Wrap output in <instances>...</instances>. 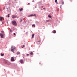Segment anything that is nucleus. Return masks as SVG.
Listing matches in <instances>:
<instances>
[{
    "label": "nucleus",
    "instance_id": "obj_1",
    "mask_svg": "<svg viewBox=\"0 0 77 77\" xmlns=\"http://www.w3.org/2000/svg\"><path fill=\"white\" fill-rule=\"evenodd\" d=\"M15 50H16V48H14V47H13V46L11 47V51L12 52H13V53H14V51Z\"/></svg>",
    "mask_w": 77,
    "mask_h": 77
},
{
    "label": "nucleus",
    "instance_id": "obj_2",
    "mask_svg": "<svg viewBox=\"0 0 77 77\" xmlns=\"http://www.w3.org/2000/svg\"><path fill=\"white\" fill-rule=\"evenodd\" d=\"M12 22L13 25H14V26H17V23L15 21H13Z\"/></svg>",
    "mask_w": 77,
    "mask_h": 77
},
{
    "label": "nucleus",
    "instance_id": "obj_3",
    "mask_svg": "<svg viewBox=\"0 0 77 77\" xmlns=\"http://www.w3.org/2000/svg\"><path fill=\"white\" fill-rule=\"evenodd\" d=\"M11 17L12 18H13V19H14V18H17V15H12Z\"/></svg>",
    "mask_w": 77,
    "mask_h": 77
},
{
    "label": "nucleus",
    "instance_id": "obj_4",
    "mask_svg": "<svg viewBox=\"0 0 77 77\" xmlns=\"http://www.w3.org/2000/svg\"><path fill=\"white\" fill-rule=\"evenodd\" d=\"M11 60L12 62H14L15 60H14V58L13 57H11Z\"/></svg>",
    "mask_w": 77,
    "mask_h": 77
},
{
    "label": "nucleus",
    "instance_id": "obj_5",
    "mask_svg": "<svg viewBox=\"0 0 77 77\" xmlns=\"http://www.w3.org/2000/svg\"><path fill=\"white\" fill-rule=\"evenodd\" d=\"M3 34L1 33H0V36L1 37V38H4V37H3Z\"/></svg>",
    "mask_w": 77,
    "mask_h": 77
},
{
    "label": "nucleus",
    "instance_id": "obj_6",
    "mask_svg": "<svg viewBox=\"0 0 77 77\" xmlns=\"http://www.w3.org/2000/svg\"><path fill=\"white\" fill-rule=\"evenodd\" d=\"M20 62L21 63V64H23V63H24V62H23V61L22 60H20Z\"/></svg>",
    "mask_w": 77,
    "mask_h": 77
},
{
    "label": "nucleus",
    "instance_id": "obj_7",
    "mask_svg": "<svg viewBox=\"0 0 77 77\" xmlns=\"http://www.w3.org/2000/svg\"><path fill=\"white\" fill-rule=\"evenodd\" d=\"M2 19H3V20H4V18L3 17H0V21H2Z\"/></svg>",
    "mask_w": 77,
    "mask_h": 77
},
{
    "label": "nucleus",
    "instance_id": "obj_8",
    "mask_svg": "<svg viewBox=\"0 0 77 77\" xmlns=\"http://www.w3.org/2000/svg\"><path fill=\"white\" fill-rule=\"evenodd\" d=\"M52 33H56V31L55 30H54L53 31Z\"/></svg>",
    "mask_w": 77,
    "mask_h": 77
},
{
    "label": "nucleus",
    "instance_id": "obj_9",
    "mask_svg": "<svg viewBox=\"0 0 77 77\" xmlns=\"http://www.w3.org/2000/svg\"><path fill=\"white\" fill-rule=\"evenodd\" d=\"M0 54L1 56H4V54H3L2 53H1Z\"/></svg>",
    "mask_w": 77,
    "mask_h": 77
},
{
    "label": "nucleus",
    "instance_id": "obj_10",
    "mask_svg": "<svg viewBox=\"0 0 77 77\" xmlns=\"http://www.w3.org/2000/svg\"><path fill=\"white\" fill-rule=\"evenodd\" d=\"M34 35H35V34H32V38H33Z\"/></svg>",
    "mask_w": 77,
    "mask_h": 77
},
{
    "label": "nucleus",
    "instance_id": "obj_11",
    "mask_svg": "<svg viewBox=\"0 0 77 77\" xmlns=\"http://www.w3.org/2000/svg\"><path fill=\"white\" fill-rule=\"evenodd\" d=\"M16 54L17 55H18V54H20V52H17V53Z\"/></svg>",
    "mask_w": 77,
    "mask_h": 77
},
{
    "label": "nucleus",
    "instance_id": "obj_12",
    "mask_svg": "<svg viewBox=\"0 0 77 77\" xmlns=\"http://www.w3.org/2000/svg\"><path fill=\"white\" fill-rule=\"evenodd\" d=\"M48 17L49 18H51L52 17L50 15H48Z\"/></svg>",
    "mask_w": 77,
    "mask_h": 77
},
{
    "label": "nucleus",
    "instance_id": "obj_13",
    "mask_svg": "<svg viewBox=\"0 0 77 77\" xmlns=\"http://www.w3.org/2000/svg\"><path fill=\"white\" fill-rule=\"evenodd\" d=\"M1 32L2 33H3V34H4V33H5V32L3 31H1Z\"/></svg>",
    "mask_w": 77,
    "mask_h": 77
},
{
    "label": "nucleus",
    "instance_id": "obj_14",
    "mask_svg": "<svg viewBox=\"0 0 77 77\" xmlns=\"http://www.w3.org/2000/svg\"><path fill=\"white\" fill-rule=\"evenodd\" d=\"M32 27H36V26L35 24H33L32 26Z\"/></svg>",
    "mask_w": 77,
    "mask_h": 77
},
{
    "label": "nucleus",
    "instance_id": "obj_15",
    "mask_svg": "<svg viewBox=\"0 0 77 77\" xmlns=\"http://www.w3.org/2000/svg\"><path fill=\"white\" fill-rule=\"evenodd\" d=\"M40 42H41V41L37 42V44H40Z\"/></svg>",
    "mask_w": 77,
    "mask_h": 77
},
{
    "label": "nucleus",
    "instance_id": "obj_16",
    "mask_svg": "<svg viewBox=\"0 0 77 77\" xmlns=\"http://www.w3.org/2000/svg\"><path fill=\"white\" fill-rule=\"evenodd\" d=\"M23 10V8H22L21 9H20V11H22Z\"/></svg>",
    "mask_w": 77,
    "mask_h": 77
},
{
    "label": "nucleus",
    "instance_id": "obj_17",
    "mask_svg": "<svg viewBox=\"0 0 77 77\" xmlns=\"http://www.w3.org/2000/svg\"><path fill=\"white\" fill-rule=\"evenodd\" d=\"M34 15H33V14H31L29 16V17H32V16H34Z\"/></svg>",
    "mask_w": 77,
    "mask_h": 77
},
{
    "label": "nucleus",
    "instance_id": "obj_18",
    "mask_svg": "<svg viewBox=\"0 0 77 77\" xmlns=\"http://www.w3.org/2000/svg\"><path fill=\"white\" fill-rule=\"evenodd\" d=\"M62 5H63V4H64V2L63 1H62Z\"/></svg>",
    "mask_w": 77,
    "mask_h": 77
},
{
    "label": "nucleus",
    "instance_id": "obj_19",
    "mask_svg": "<svg viewBox=\"0 0 77 77\" xmlns=\"http://www.w3.org/2000/svg\"><path fill=\"white\" fill-rule=\"evenodd\" d=\"M30 54H31V55H32L33 54V52H31V53H30Z\"/></svg>",
    "mask_w": 77,
    "mask_h": 77
},
{
    "label": "nucleus",
    "instance_id": "obj_20",
    "mask_svg": "<svg viewBox=\"0 0 77 77\" xmlns=\"http://www.w3.org/2000/svg\"><path fill=\"white\" fill-rule=\"evenodd\" d=\"M9 15H10V14H8V18H9Z\"/></svg>",
    "mask_w": 77,
    "mask_h": 77
},
{
    "label": "nucleus",
    "instance_id": "obj_21",
    "mask_svg": "<svg viewBox=\"0 0 77 77\" xmlns=\"http://www.w3.org/2000/svg\"><path fill=\"white\" fill-rule=\"evenodd\" d=\"M50 21V20H47L46 21H47V22H48V21Z\"/></svg>",
    "mask_w": 77,
    "mask_h": 77
},
{
    "label": "nucleus",
    "instance_id": "obj_22",
    "mask_svg": "<svg viewBox=\"0 0 77 77\" xmlns=\"http://www.w3.org/2000/svg\"><path fill=\"white\" fill-rule=\"evenodd\" d=\"M57 0H55V2H57Z\"/></svg>",
    "mask_w": 77,
    "mask_h": 77
},
{
    "label": "nucleus",
    "instance_id": "obj_23",
    "mask_svg": "<svg viewBox=\"0 0 77 77\" xmlns=\"http://www.w3.org/2000/svg\"><path fill=\"white\" fill-rule=\"evenodd\" d=\"M23 45V47H22V48H23V47H25V46H24V45Z\"/></svg>",
    "mask_w": 77,
    "mask_h": 77
},
{
    "label": "nucleus",
    "instance_id": "obj_24",
    "mask_svg": "<svg viewBox=\"0 0 77 77\" xmlns=\"http://www.w3.org/2000/svg\"><path fill=\"white\" fill-rule=\"evenodd\" d=\"M13 34H14V35H16V34L15 33H14Z\"/></svg>",
    "mask_w": 77,
    "mask_h": 77
},
{
    "label": "nucleus",
    "instance_id": "obj_25",
    "mask_svg": "<svg viewBox=\"0 0 77 77\" xmlns=\"http://www.w3.org/2000/svg\"><path fill=\"white\" fill-rule=\"evenodd\" d=\"M59 9H58L57 10V11H59Z\"/></svg>",
    "mask_w": 77,
    "mask_h": 77
},
{
    "label": "nucleus",
    "instance_id": "obj_26",
    "mask_svg": "<svg viewBox=\"0 0 77 77\" xmlns=\"http://www.w3.org/2000/svg\"><path fill=\"white\" fill-rule=\"evenodd\" d=\"M27 55V56H29V54H28Z\"/></svg>",
    "mask_w": 77,
    "mask_h": 77
},
{
    "label": "nucleus",
    "instance_id": "obj_27",
    "mask_svg": "<svg viewBox=\"0 0 77 77\" xmlns=\"http://www.w3.org/2000/svg\"><path fill=\"white\" fill-rule=\"evenodd\" d=\"M10 31H11V32L12 31V30L10 29Z\"/></svg>",
    "mask_w": 77,
    "mask_h": 77
},
{
    "label": "nucleus",
    "instance_id": "obj_28",
    "mask_svg": "<svg viewBox=\"0 0 77 77\" xmlns=\"http://www.w3.org/2000/svg\"><path fill=\"white\" fill-rule=\"evenodd\" d=\"M43 9L44 10L45 9V8H43Z\"/></svg>",
    "mask_w": 77,
    "mask_h": 77
},
{
    "label": "nucleus",
    "instance_id": "obj_29",
    "mask_svg": "<svg viewBox=\"0 0 77 77\" xmlns=\"http://www.w3.org/2000/svg\"><path fill=\"white\" fill-rule=\"evenodd\" d=\"M34 2V0H33V1H32V2Z\"/></svg>",
    "mask_w": 77,
    "mask_h": 77
},
{
    "label": "nucleus",
    "instance_id": "obj_30",
    "mask_svg": "<svg viewBox=\"0 0 77 77\" xmlns=\"http://www.w3.org/2000/svg\"><path fill=\"white\" fill-rule=\"evenodd\" d=\"M60 8H61V6H60Z\"/></svg>",
    "mask_w": 77,
    "mask_h": 77
},
{
    "label": "nucleus",
    "instance_id": "obj_31",
    "mask_svg": "<svg viewBox=\"0 0 77 77\" xmlns=\"http://www.w3.org/2000/svg\"><path fill=\"white\" fill-rule=\"evenodd\" d=\"M56 3H57V2H56Z\"/></svg>",
    "mask_w": 77,
    "mask_h": 77
},
{
    "label": "nucleus",
    "instance_id": "obj_32",
    "mask_svg": "<svg viewBox=\"0 0 77 77\" xmlns=\"http://www.w3.org/2000/svg\"><path fill=\"white\" fill-rule=\"evenodd\" d=\"M26 34H27V33H26Z\"/></svg>",
    "mask_w": 77,
    "mask_h": 77
}]
</instances>
